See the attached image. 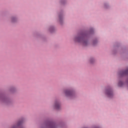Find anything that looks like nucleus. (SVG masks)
<instances>
[{"label": "nucleus", "mask_w": 128, "mask_h": 128, "mask_svg": "<svg viewBox=\"0 0 128 128\" xmlns=\"http://www.w3.org/2000/svg\"><path fill=\"white\" fill-rule=\"evenodd\" d=\"M106 94L108 96H109V98H112V91L110 90H107L106 91Z\"/></svg>", "instance_id": "2"}, {"label": "nucleus", "mask_w": 128, "mask_h": 128, "mask_svg": "<svg viewBox=\"0 0 128 128\" xmlns=\"http://www.w3.org/2000/svg\"><path fill=\"white\" fill-rule=\"evenodd\" d=\"M56 128L55 126H52V128Z\"/></svg>", "instance_id": "7"}, {"label": "nucleus", "mask_w": 128, "mask_h": 128, "mask_svg": "<svg viewBox=\"0 0 128 128\" xmlns=\"http://www.w3.org/2000/svg\"><path fill=\"white\" fill-rule=\"evenodd\" d=\"M126 74H128V69L125 71L121 72V76H126Z\"/></svg>", "instance_id": "4"}, {"label": "nucleus", "mask_w": 128, "mask_h": 128, "mask_svg": "<svg viewBox=\"0 0 128 128\" xmlns=\"http://www.w3.org/2000/svg\"><path fill=\"white\" fill-rule=\"evenodd\" d=\"M122 84H124V83L122 82H118V86H122Z\"/></svg>", "instance_id": "6"}, {"label": "nucleus", "mask_w": 128, "mask_h": 128, "mask_svg": "<svg viewBox=\"0 0 128 128\" xmlns=\"http://www.w3.org/2000/svg\"><path fill=\"white\" fill-rule=\"evenodd\" d=\"M66 96H72V92L70 90H66L65 92Z\"/></svg>", "instance_id": "5"}, {"label": "nucleus", "mask_w": 128, "mask_h": 128, "mask_svg": "<svg viewBox=\"0 0 128 128\" xmlns=\"http://www.w3.org/2000/svg\"><path fill=\"white\" fill-rule=\"evenodd\" d=\"M60 102H55L54 108L56 110H58L60 108Z\"/></svg>", "instance_id": "3"}, {"label": "nucleus", "mask_w": 128, "mask_h": 128, "mask_svg": "<svg viewBox=\"0 0 128 128\" xmlns=\"http://www.w3.org/2000/svg\"><path fill=\"white\" fill-rule=\"evenodd\" d=\"M76 42H82L84 46H86V44H88V42L84 40V37H82V36H81L80 37L76 38Z\"/></svg>", "instance_id": "1"}]
</instances>
